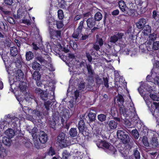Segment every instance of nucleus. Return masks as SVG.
<instances>
[{
	"instance_id": "nucleus-1",
	"label": "nucleus",
	"mask_w": 159,
	"mask_h": 159,
	"mask_svg": "<svg viewBox=\"0 0 159 159\" xmlns=\"http://www.w3.org/2000/svg\"><path fill=\"white\" fill-rule=\"evenodd\" d=\"M117 100L120 103V104H118L119 110L120 113L125 117H128L129 115L127 112L128 110L127 108H125L123 105L124 100L123 96L120 94H119Z\"/></svg>"
},
{
	"instance_id": "nucleus-2",
	"label": "nucleus",
	"mask_w": 159,
	"mask_h": 159,
	"mask_svg": "<svg viewBox=\"0 0 159 159\" xmlns=\"http://www.w3.org/2000/svg\"><path fill=\"white\" fill-rule=\"evenodd\" d=\"M128 133L123 130H118L117 135L118 138L124 144H128L130 141Z\"/></svg>"
},
{
	"instance_id": "nucleus-3",
	"label": "nucleus",
	"mask_w": 159,
	"mask_h": 159,
	"mask_svg": "<svg viewBox=\"0 0 159 159\" xmlns=\"http://www.w3.org/2000/svg\"><path fill=\"white\" fill-rule=\"evenodd\" d=\"M68 110H66V111H63V114L61 116V123L64 126V128L68 129L70 126V124L67 123V121L69 118V113Z\"/></svg>"
},
{
	"instance_id": "nucleus-4",
	"label": "nucleus",
	"mask_w": 159,
	"mask_h": 159,
	"mask_svg": "<svg viewBox=\"0 0 159 159\" xmlns=\"http://www.w3.org/2000/svg\"><path fill=\"white\" fill-rule=\"evenodd\" d=\"M96 116V111L93 109H91L90 112L86 116L85 120L88 123H90L94 121Z\"/></svg>"
},
{
	"instance_id": "nucleus-5",
	"label": "nucleus",
	"mask_w": 159,
	"mask_h": 159,
	"mask_svg": "<svg viewBox=\"0 0 159 159\" xmlns=\"http://www.w3.org/2000/svg\"><path fill=\"white\" fill-rule=\"evenodd\" d=\"M120 10L125 13L128 14V15L132 16L134 15V10L133 9H129L128 11L126 10V5L125 2L123 0H120L118 2Z\"/></svg>"
},
{
	"instance_id": "nucleus-6",
	"label": "nucleus",
	"mask_w": 159,
	"mask_h": 159,
	"mask_svg": "<svg viewBox=\"0 0 159 159\" xmlns=\"http://www.w3.org/2000/svg\"><path fill=\"white\" fill-rule=\"evenodd\" d=\"M49 32L50 38L52 39H59L61 37V31L60 30H55L52 29H49Z\"/></svg>"
},
{
	"instance_id": "nucleus-7",
	"label": "nucleus",
	"mask_w": 159,
	"mask_h": 159,
	"mask_svg": "<svg viewBox=\"0 0 159 159\" xmlns=\"http://www.w3.org/2000/svg\"><path fill=\"white\" fill-rule=\"evenodd\" d=\"M33 79L36 82L38 86H41L42 84L41 81V75L39 71H34L32 75Z\"/></svg>"
},
{
	"instance_id": "nucleus-8",
	"label": "nucleus",
	"mask_w": 159,
	"mask_h": 159,
	"mask_svg": "<svg viewBox=\"0 0 159 159\" xmlns=\"http://www.w3.org/2000/svg\"><path fill=\"white\" fill-rule=\"evenodd\" d=\"M96 145L98 147L107 150L109 149L110 143L105 140H100L97 142Z\"/></svg>"
},
{
	"instance_id": "nucleus-9",
	"label": "nucleus",
	"mask_w": 159,
	"mask_h": 159,
	"mask_svg": "<svg viewBox=\"0 0 159 159\" xmlns=\"http://www.w3.org/2000/svg\"><path fill=\"white\" fill-rule=\"evenodd\" d=\"M123 35V33L119 32L117 34L111 37L110 42L112 43H115L118 40L121 39Z\"/></svg>"
},
{
	"instance_id": "nucleus-10",
	"label": "nucleus",
	"mask_w": 159,
	"mask_h": 159,
	"mask_svg": "<svg viewBox=\"0 0 159 159\" xmlns=\"http://www.w3.org/2000/svg\"><path fill=\"white\" fill-rule=\"evenodd\" d=\"M107 125L106 126L109 131H111L116 129L118 125L117 122L114 120H110L109 122H107Z\"/></svg>"
},
{
	"instance_id": "nucleus-11",
	"label": "nucleus",
	"mask_w": 159,
	"mask_h": 159,
	"mask_svg": "<svg viewBox=\"0 0 159 159\" xmlns=\"http://www.w3.org/2000/svg\"><path fill=\"white\" fill-rule=\"evenodd\" d=\"M39 139L41 143H45L48 139L47 134L43 131H40L39 135Z\"/></svg>"
},
{
	"instance_id": "nucleus-12",
	"label": "nucleus",
	"mask_w": 159,
	"mask_h": 159,
	"mask_svg": "<svg viewBox=\"0 0 159 159\" xmlns=\"http://www.w3.org/2000/svg\"><path fill=\"white\" fill-rule=\"evenodd\" d=\"M65 134L63 132H61L60 134L58 136L57 139V142L60 144V145H61L62 147L64 146V143H65Z\"/></svg>"
},
{
	"instance_id": "nucleus-13",
	"label": "nucleus",
	"mask_w": 159,
	"mask_h": 159,
	"mask_svg": "<svg viewBox=\"0 0 159 159\" xmlns=\"http://www.w3.org/2000/svg\"><path fill=\"white\" fill-rule=\"evenodd\" d=\"M85 126V124L84 120L82 119L80 120L79 122L77 127L79 132L82 133L84 136H86L84 134V132H85L84 131Z\"/></svg>"
},
{
	"instance_id": "nucleus-14",
	"label": "nucleus",
	"mask_w": 159,
	"mask_h": 159,
	"mask_svg": "<svg viewBox=\"0 0 159 159\" xmlns=\"http://www.w3.org/2000/svg\"><path fill=\"white\" fill-rule=\"evenodd\" d=\"M96 20L93 17L88 19L87 20L86 22L88 28H89L90 29L94 26L96 24Z\"/></svg>"
},
{
	"instance_id": "nucleus-15",
	"label": "nucleus",
	"mask_w": 159,
	"mask_h": 159,
	"mask_svg": "<svg viewBox=\"0 0 159 159\" xmlns=\"http://www.w3.org/2000/svg\"><path fill=\"white\" fill-rule=\"evenodd\" d=\"M146 20L144 18H140L135 23L136 27L138 29H143V28L145 25Z\"/></svg>"
},
{
	"instance_id": "nucleus-16",
	"label": "nucleus",
	"mask_w": 159,
	"mask_h": 159,
	"mask_svg": "<svg viewBox=\"0 0 159 159\" xmlns=\"http://www.w3.org/2000/svg\"><path fill=\"white\" fill-rule=\"evenodd\" d=\"M16 76L19 81L22 80L24 78V74L20 69L17 70L15 72Z\"/></svg>"
},
{
	"instance_id": "nucleus-17",
	"label": "nucleus",
	"mask_w": 159,
	"mask_h": 159,
	"mask_svg": "<svg viewBox=\"0 0 159 159\" xmlns=\"http://www.w3.org/2000/svg\"><path fill=\"white\" fill-rule=\"evenodd\" d=\"M32 67L33 70L39 72L41 68V66L39 63L36 61H34L32 64Z\"/></svg>"
},
{
	"instance_id": "nucleus-18",
	"label": "nucleus",
	"mask_w": 159,
	"mask_h": 159,
	"mask_svg": "<svg viewBox=\"0 0 159 159\" xmlns=\"http://www.w3.org/2000/svg\"><path fill=\"white\" fill-rule=\"evenodd\" d=\"M69 134L70 137H75L78 134L77 130L76 128H71L70 130Z\"/></svg>"
},
{
	"instance_id": "nucleus-19",
	"label": "nucleus",
	"mask_w": 159,
	"mask_h": 159,
	"mask_svg": "<svg viewBox=\"0 0 159 159\" xmlns=\"http://www.w3.org/2000/svg\"><path fill=\"white\" fill-rule=\"evenodd\" d=\"M143 32L145 35H148L151 32V29L149 25H145L143 28Z\"/></svg>"
},
{
	"instance_id": "nucleus-20",
	"label": "nucleus",
	"mask_w": 159,
	"mask_h": 159,
	"mask_svg": "<svg viewBox=\"0 0 159 159\" xmlns=\"http://www.w3.org/2000/svg\"><path fill=\"white\" fill-rule=\"evenodd\" d=\"M95 43L99 45L100 47H101L103 45L104 41L101 36L100 37V36L98 34L96 35V39Z\"/></svg>"
},
{
	"instance_id": "nucleus-21",
	"label": "nucleus",
	"mask_w": 159,
	"mask_h": 159,
	"mask_svg": "<svg viewBox=\"0 0 159 159\" xmlns=\"http://www.w3.org/2000/svg\"><path fill=\"white\" fill-rule=\"evenodd\" d=\"M143 86V88L144 90V92L146 91L148 92L149 93H151L152 91V87L151 86L148 85L147 84L143 83V84H141Z\"/></svg>"
},
{
	"instance_id": "nucleus-22",
	"label": "nucleus",
	"mask_w": 159,
	"mask_h": 159,
	"mask_svg": "<svg viewBox=\"0 0 159 159\" xmlns=\"http://www.w3.org/2000/svg\"><path fill=\"white\" fill-rule=\"evenodd\" d=\"M86 68L88 71V74L90 75H93L94 74V72L91 65L89 63L86 64Z\"/></svg>"
},
{
	"instance_id": "nucleus-23",
	"label": "nucleus",
	"mask_w": 159,
	"mask_h": 159,
	"mask_svg": "<svg viewBox=\"0 0 159 159\" xmlns=\"http://www.w3.org/2000/svg\"><path fill=\"white\" fill-rule=\"evenodd\" d=\"M11 138L8 137H4L3 138L2 143L5 145L7 146H10L11 145Z\"/></svg>"
},
{
	"instance_id": "nucleus-24",
	"label": "nucleus",
	"mask_w": 159,
	"mask_h": 159,
	"mask_svg": "<svg viewBox=\"0 0 159 159\" xmlns=\"http://www.w3.org/2000/svg\"><path fill=\"white\" fill-rule=\"evenodd\" d=\"M5 133L7 137L12 138L15 135V132L14 130L11 129H9L6 131Z\"/></svg>"
},
{
	"instance_id": "nucleus-25",
	"label": "nucleus",
	"mask_w": 159,
	"mask_h": 159,
	"mask_svg": "<svg viewBox=\"0 0 159 159\" xmlns=\"http://www.w3.org/2000/svg\"><path fill=\"white\" fill-rule=\"evenodd\" d=\"M144 4H145V3L141 1H140L139 3L138 4V6L140 7V11L142 13H144L146 10L147 7V5L143 6Z\"/></svg>"
},
{
	"instance_id": "nucleus-26",
	"label": "nucleus",
	"mask_w": 159,
	"mask_h": 159,
	"mask_svg": "<svg viewBox=\"0 0 159 159\" xmlns=\"http://www.w3.org/2000/svg\"><path fill=\"white\" fill-rule=\"evenodd\" d=\"M33 53L30 51L26 52L25 53L26 60L27 61H30L34 58Z\"/></svg>"
},
{
	"instance_id": "nucleus-27",
	"label": "nucleus",
	"mask_w": 159,
	"mask_h": 159,
	"mask_svg": "<svg viewBox=\"0 0 159 159\" xmlns=\"http://www.w3.org/2000/svg\"><path fill=\"white\" fill-rule=\"evenodd\" d=\"M84 20L80 22L78 25V26L76 29L78 32H80L81 33L82 30L84 29H85L84 26Z\"/></svg>"
},
{
	"instance_id": "nucleus-28",
	"label": "nucleus",
	"mask_w": 159,
	"mask_h": 159,
	"mask_svg": "<svg viewBox=\"0 0 159 159\" xmlns=\"http://www.w3.org/2000/svg\"><path fill=\"white\" fill-rule=\"evenodd\" d=\"M151 144L154 147H156L159 145L158 138L157 137H153L152 139Z\"/></svg>"
},
{
	"instance_id": "nucleus-29",
	"label": "nucleus",
	"mask_w": 159,
	"mask_h": 159,
	"mask_svg": "<svg viewBox=\"0 0 159 159\" xmlns=\"http://www.w3.org/2000/svg\"><path fill=\"white\" fill-rule=\"evenodd\" d=\"M29 140L25 139H23L22 143L24 145V146L27 148H29L32 145V143L30 142Z\"/></svg>"
},
{
	"instance_id": "nucleus-30",
	"label": "nucleus",
	"mask_w": 159,
	"mask_h": 159,
	"mask_svg": "<svg viewBox=\"0 0 159 159\" xmlns=\"http://www.w3.org/2000/svg\"><path fill=\"white\" fill-rule=\"evenodd\" d=\"M18 50L17 48L15 47L11 48L10 49V54L13 57L16 56L18 54Z\"/></svg>"
},
{
	"instance_id": "nucleus-31",
	"label": "nucleus",
	"mask_w": 159,
	"mask_h": 159,
	"mask_svg": "<svg viewBox=\"0 0 159 159\" xmlns=\"http://www.w3.org/2000/svg\"><path fill=\"white\" fill-rule=\"evenodd\" d=\"M23 10L22 8H19L17 11V18L20 19L23 17V16H24L25 13L23 11Z\"/></svg>"
},
{
	"instance_id": "nucleus-32",
	"label": "nucleus",
	"mask_w": 159,
	"mask_h": 159,
	"mask_svg": "<svg viewBox=\"0 0 159 159\" xmlns=\"http://www.w3.org/2000/svg\"><path fill=\"white\" fill-rule=\"evenodd\" d=\"M107 115L101 114L98 115V119L99 121L101 122L105 121L106 120Z\"/></svg>"
},
{
	"instance_id": "nucleus-33",
	"label": "nucleus",
	"mask_w": 159,
	"mask_h": 159,
	"mask_svg": "<svg viewBox=\"0 0 159 159\" xmlns=\"http://www.w3.org/2000/svg\"><path fill=\"white\" fill-rule=\"evenodd\" d=\"M1 55L2 58L4 62V65H7L6 62L7 63L9 59V58L6 54L2 53V54H1Z\"/></svg>"
},
{
	"instance_id": "nucleus-34",
	"label": "nucleus",
	"mask_w": 159,
	"mask_h": 159,
	"mask_svg": "<svg viewBox=\"0 0 159 159\" xmlns=\"http://www.w3.org/2000/svg\"><path fill=\"white\" fill-rule=\"evenodd\" d=\"M102 15L100 12H97L94 16V19L97 21H99L102 18Z\"/></svg>"
},
{
	"instance_id": "nucleus-35",
	"label": "nucleus",
	"mask_w": 159,
	"mask_h": 159,
	"mask_svg": "<svg viewBox=\"0 0 159 159\" xmlns=\"http://www.w3.org/2000/svg\"><path fill=\"white\" fill-rule=\"evenodd\" d=\"M70 156V153L67 150H65L62 153V159H68Z\"/></svg>"
},
{
	"instance_id": "nucleus-36",
	"label": "nucleus",
	"mask_w": 159,
	"mask_h": 159,
	"mask_svg": "<svg viewBox=\"0 0 159 159\" xmlns=\"http://www.w3.org/2000/svg\"><path fill=\"white\" fill-rule=\"evenodd\" d=\"M41 98L43 101H47L48 99V94L43 91L40 95Z\"/></svg>"
},
{
	"instance_id": "nucleus-37",
	"label": "nucleus",
	"mask_w": 159,
	"mask_h": 159,
	"mask_svg": "<svg viewBox=\"0 0 159 159\" xmlns=\"http://www.w3.org/2000/svg\"><path fill=\"white\" fill-rule=\"evenodd\" d=\"M132 135L136 139H138L139 136V132L136 129H134L131 132Z\"/></svg>"
},
{
	"instance_id": "nucleus-38",
	"label": "nucleus",
	"mask_w": 159,
	"mask_h": 159,
	"mask_svg": "<svg viewBox=\"0 0 159 159\" xmlns=\"http://www.w3.org/2000/svg\"><path fill=\"white\" fill-rule=\"evenodd\" d=\"M36 128H33L30 133H31L32 136L34 139H37V132L36 130Z\"/></svg>"
},
{
	"instance_id": "nucleus-39",
	"label": "nucleus",
	"mask_w": 159,
	"mask_h": 159,
	"mask_svg": "<svg viewBox=\"0 0 159 159\" xmlns=\"http://www.w3.org/2000/svg\"><path fill=\"white\" fill-rule=\"evenodd\" d=\"M107 151H109V152L113 154H115V153L117 152V150L112 145L110 144V147L109 148V149Z\"/></svg>"
},
{
	"instance_id": "nucleus-40",
	"label": "nucleus",
	"mask_w": 159,
	"mask_h": 159,
	"mask_svg": "<svg viewBox=\"0 0 159 159\" xmlns=\"http://www.w3.org/2000/svg\"><path fill=\"white\" fill-rule=\"evenodd\" d=\"M152 16L157 22H159V15L157 14L156 11H153Z\"/></svg>"
},
{
	"instance_id": "nucleus-41",
	"label": "nucleus",
	"mask_w": 159,
	"mask_h": 159,
	"mask_svg": "<svg viewBox=\"0 0 159 159\" xmlns=\"http://www.w3.org/2000/svg\"><path fill=\"white\" fill-rule=\"evenodd\" d=\"M36 59L41 63L46 61V60L44 58L43 56L41 55H39L36 58Z\"/></svg>"
},
{
	"instance_id": "nucleus-42",
	"label": "nucleus",
	"mask_w": 159,
	"mask_h": 159,
	"mask_svg": "<svg viewBox=\"0 0 159 159\" xmlns=\"http://www.w3.org/2000/svg\"><path fill=\"white\" fill-rule=\"evenodd\" d=\"M80 33H81L80 32H78V31L76 30L74 31V32L72 34V38L75 39H78L80 34Z\"/></svg>"
},
{
	"instance_id": "nucleus-43",
	"label": "nucleus",
	"mask_w": 159,
	"mask_h": 159,
	"mask_svg": "<svg viewBox=\"0 0 159 159\" xmlns=\"http://www.w3.org/2000/svg\"><path fill=\"white\" fill-rule=\"evenodd\" d=\"M15 64L17 68H21L22 66V63L19 59H17L16 60Z\"/></svg>"
},
{
	"instance_id": "nucleus-44",
	"label": "nucleus",
	"mask_w": 159,
	"mask_h": 159,
	"mask_svg": "<svg viewBox=\"0 0 159 159\" xmlns=\"http://www.w3.org/2000/svg\"><path fill=\"white\" fill-rule=\"evenodd\" d=\"M58 16L59 19L62 20L64 17L63 12L61 9H59L57 11Z\"/></svg>"
},
{
	"instance_id": "nucleus-45",
	"label": "nucleus",
	"mask_w": 159,
	"mask_h": 159,
	"mask_svg": "<svg viewBox=\"0 0 159 159\" xmlns=\"http://www.w3.org/2000/svg\"><path fill=\"white\" fill-rule=\"evenodd\" d=\"M133 155L135 159H139L140 157V153L138 150L136 149L134 150Z\"/></svg>"
},
{
	"instance_id": "nucleus-46",
	"label": "nucleus",
	"mask_w": 159,
	"mask_h": 159,
	"mask_svg": "<svg viewBox=\"0 0 159 159\" xmlns=\"http://www.w3.org/2000/svg\"><path fill=\"white\" fill-rule=\"evenodd\" d=\"M152 48L154 50H157L159 49V41L154 42L152 45Z\"/></svg>"
},
{
	"instance_id": "nucleus-47",
	"label": "nucleus",
	"mask_w": 159,
	"mask_h": 159,
	"mask_svg": "<svg viewBox=\"0 0 159 159\" xmlns=\"http://www.w3.org/2000/svg\"><path fill=\"white\" fill-rule=\"evenodd\" d=\"M142 142L146 147H148L149 144L147 138L143 136L142 140Z\"/></svg>"
},
{
	"instance_id": "nucleus-48",
	"label": "nucleus",
	"mask_w": 159,
	"mask_h": 159,
	"mask_svg": "<svg viewBox=\"0 0 159 159\" xmlns=\"http://www.w3.org/2000/svg\"><path fill=\"white\" fill-rule=\"evenodd\" d=\"M56 25L57 28L59 29L61 28L64 25L63 22L61 21H57Z\"/></svg>"
},
{
	"instance_id": "nucleus-49",
	"label": "nucleus",
	"mask_w": 159,
	"mask_h": 159,
	"mask_svg": "<svg viewBox=\"0 0 159 159\" xmlns=\"http://www.w3.org/2000/svg\"><path fill=\"white\" fill-rule=\"evenodd\" d=\"M51 103L52 102L50 101H48L47 102H44V105L47 111H48L50 109L49 107Z\"/></svg>"
},
{
	"instance_id": "nucleus-50",
	"label": "nucleus",
	"mask_w": 159,
	"mask_h": 159,
	"mask_svg": "<svg viewBox=\"0 0 159 159\" xmlns=\"http://www.w3.org/2000/svg\"><path fill=\"white\" fill-rule=\"evenodd\" d=\"M5 3L9 6L14 5L15 4L13 0H4Z\"/></svg>"
},
{
	"instance_id": "nucleus-51",
	"label": "nucleus",
	"mask_w": 159,
	"mask_h": 159,
	"mask_svg": "<svg viewBox=\"0 0 159 159\" xmlns=\"http://www.w3.org/2000/svg\"><path fill=\"white\" fill-rule=\"evenodd\" d=\"M150 97L153 100L157 101H158L159 100V97H157L156 94L150 93Z\"/></svg>"
},
{
	"instance_id": "nucleus-52",
	"label": "nucleus",
	"mask_w": 159,
	"mask_h": 159,
	"mask_svg": "<svg viewBox=\"0 0 159 159\" xmlns=\"http://www.w3.org/2000/svg\"><path fill=\"white\" fill-rule=\"evenodd\" d=\"M48 154L49 155L52 156L55 154V152L54 149L52 147H50L48 152Z\"/></svg>"
},
{
	"instance_id": "nucleus-53",
	"label": "nucleus",
	"mask_w": 159,
	"mask_h": 159,
	"mask_svg": "<svg viewBox=\"0 0 159 159\" xmlns=\"http://www.w3.org/2000/svg\"><path fill=\"white\" fill-rule=\"evenodd\" d=\"M103 83L104 84L105 87L107 88H108L109 87V84H108V80L107 78V77H103Z\"/></svg>"
},
{
	"instance_id": "nucleus-54",
	"label": "nucleus",
	"mask_w": 159,
	"mask_h": 159,
	"mask_svg": "<svg viewBox=\"0 0 159 159\" xmlns=\"http://www.w3.org/2000/svg\"><path fill=\"white\" fill-rule=\"evenodd\" d=\"M66 6H67L66 2L64 0H62L60 4V8L62 9H65L66 8Z\"/></svg>"
},
{
	"instance_id": "nucleus-55",
	"label": "nucleus",
	"mask_w": 159,
	"mask_h": 159,
	"mask_svg": "<svg viewBox=\"0 0 159 159\" xmlns=\"http://www.w3.org/2000/svg\"><path fill=\"white\" fill-rule=\"evenodd\" d=\"M100 46L99 45L97 44L96 43H94L93 45V49L96 51H99L100 49Z\"/></svg>"
},
{
	"instance_id": "nucleus-56",
	"label": "nucleus",
	"mask_w": 159,
	"mask_h": 159,
	"mask_svg": "<svg viewBox=\"0 0 159 159\" xmlns=\"http://www.w3.org/2000/svg\"><path fill=\"white\" fill-rule=\"evenodd\" d=\"M81 34L82 37L81 39L83 40H84L88 39L89 38V35H90L91 34Z\"/></svg>"
},
{
	"instance_id": "nucleus-57",
	"label": "nucleus",
	"mask_w": 159,
	"mask_h": 159,
	"mask_svg": "<svg viewBox=\"0 0 159 159\" xmlns=\"http://www.w3.org/2000/svg\"><path fill=\"white\" fill-rule=\"evenodd\" d=\"M34 143L35 147L37 149H40L41 148V146L39 145L37 140H35L34 141Z\"/></svg>"
},
{
	"instance_id": "nucleus-58",
	"label": "nucleus",
	"mask_w": 159,
	"mask_h": 159,
	"mask_svg": "<svg viewBox=\"0 0 159 159\" xmlns=\"http://www.w3.org/2000/svg\"><path fill=\"white\" fill-rule=\"evenodd\" d=\"M86 56L87 58L88 61L89 62H91L92 61L93 58L89 53V52H86Z\"/></svg>"
},
{
	"instance_id": "nucleus-59",
	"label": "nucleus",
	"mask_w": 159,
	"mask_h": 159,
	"mask_svg": "<svg viewBox=\"0 0 159 159\" xmlns=\"http://www.w3.org/2000/svg\"><path fill=\"white\" fill-rule=\"evenodd\" d=\"M7 19L8 22L10 23L13 24L15 23V20L12 17H11L10 16H8V17H7Z\"/></svg>"
},
{
	"instance_id": "nucleus-60",
	"label": "nucleus",
	"mask_w": 159,
	"mask_h": 159,
	"mask_svg": "<svg viewBox=\"0 0 159 159\" xmlns=\"http://www.w3.org/2000/svg\"><path fill=\"white\" fill-rule=\"evenodd\" d=\"M138 90L140 94L141 95H143V92H144V90L143 88V86H142V85H140L139 87L138 88Z\"/></svg>"
},
{
	"instance_id": "nucleus-61",
	"label": "nucleus",
	"mask_w": 159,
	"mask_h": 159,
	"mask_svg": "<svg viewBox=\"0 0 159 159\" xmlns=\"http://www.w3.org/2000/svg\"><path fill=\"white\" fill-rule=\"evenodd\" d=\"M154 83L159 86V76H156L154 79Z\"/></svg>"
},
{
	"instance_id": "nucleus-62",
	"label": "nucleus",
	"mask_w": 159,
	"mask_h": 159,
	"mask_svg": "<svg viewBox=\"0 0 159 159\" xmlns=\"http://www.w3.org/2000/svg\"><path fill=\"white\" fill-rule=\"evenodd\" d=\"M43 90L39 88H36L35 89V93L38 94L40 95L42 93H43Z\"/></svg>"
},
{
	"instance_id": "nucleus-63",
	"label": "nucleus",
	"mask_w": 159,
	"mask_h": 159,
	"mask_svg": "<svg viewBox=\"0 0 159 159\" xmlns=\"http://www.w3.org/2000/svg\"><path fill=\"white\" fill-rule=\"evenodd\" d=\"M111 113H112L111 115H112V116H113V119H114V120L116 122H120V118L119 117H118L115 116V113L114 114V115H113L112 113V111H111Z\"/></svg>"
},
{
	"instance_id": "nucleus-64",
	"label": "nucleus",
	"mask_w": 159,
	"mask_h": 159,
	"mask_svg": "<svg viewBox=\"0 0 159 159\" xmlns=\"http://www.w3.org/2000/svg\"><path fill=\"white\" fill-rule=\"evenodd\" d=\"M22 22L27 25H31V23L30 20L27 19H23L22 20Z\"/></svg>"
}]
</instances>
